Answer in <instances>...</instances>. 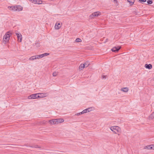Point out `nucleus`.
Returning a JSON list of instances; mask_svg holds the SVG:
<instances>
[{
    "label": "nucleus",
    "mask_w": 154,
    "mask_h": 154,
    "mask_svg": "<svg viewBox=\"0 0 154 154\" xmlns=\"http://www.w3.org/2000/svg\"><path fill=\"white\" fill-rule=\"evenodd\" d=\"M11 35V33L8 31L7 32L4 36L3 41L4 44H6L9 40L10 36Z\"/></svg>",
    "instance_id": "f257e3e1"
},
{
    "label": "nucleus",
    "mask_w": 154,
    "mask_h": 154,
    "mask_svg": "<svg viewBox=\"0 0 154 154\" xmlns=\"http://www.w3.org/2000/svg\"><path fill=\"white\" fill-rule=\"evenodd\" d=\"M8 8L10 10L14 11H20L22 10L23 8L20 6H11L8 7Z\"/></svg>",
    "instance_id": "f03ea898"
},
{
    "label": "nucleus",
    "mask_w": 154,
    "mask_h": 154,
    "mask_svg": "<svg viewBox=\"0 0 154 154\" xmlns=\"http://www.w3.org/2000/svg\"><path fill=\"white\" fill-rule=\"evenodd\" d=\"M110 129L113 133L116 134H117L121 131L120 128L118 126H111L110 127Z\"/></svg>",
    "instance_id": "7ed1b4c3"
},
{
    "label": "nucleus",
    "mask_w": 154,
    "mask_h": 154,
    "mask_svg": "<svg viewBox=\"0 0 154 154\" xmlns=\"http://www.w3.org/2000/svg\"><path fill=\"white\" fill-rule=\"evenodd\" d=\"M38 95H38L37 96V97H38V98H42L45 97L48 95V93L45 92L38 93Z\"/></svg>",
    "instance_id": "20e7f679"
},
{
    "label": "nucleus",
    "mask_w": 154,
    "mask_h": 154,
    "mask_svg": "<svg viewBox=\"0 0 154 154\" xmlns=\"http://www.w3.org/2000/svg\"><path fill=\"white\" fill-rule=\"evenodd\" d=\"M62 25V23L57 22L54 26V28L56 30L59 29Z\"/></svg>",
    "instance_id": "39448f33"
},
{
    "label": "nucleus",
    "mask_w": 154,
    "mask_h": 154,
    "mask_svg": "<svg viewBox=\"0 0 154 154\" xmlns=\"http://www.w3.org/2000/svg\"><path fill=\"white\" fill-rule=\"evenodd\" d=\"M38 96V93L32 94L29 96L28 97V99H35L36 98H38V97H37Z\"/></svg>",
    "instance_id": "423d86ee"
},
{
    "label": "nucleus",
    "mask_w": 154,
    "mask_h": 154,
    "mask_svg": "<svg viewBox=\"0 0 154 154\" xmlns=\"http://www.w3.org/2000/svg\"><path fill=\"white\" fill-rule=\"evenodd\" d=\"M16 34L17 36L18 41L21 42L22 40V35L20 33H16Z\"/></svg>",
    "instance_id": "0eeeda50"
},
{
    "label": "nucleus",
    "mask_w": 154,
    "mask_h": 154,
    "mask_svg": "<svg viewBox=\"0 0 154 154\" xmlns=\"http://www.w3.org/2000/svg\"><path fill=\"white\" fill-rule=\"evenodd\" d=\"M120 48V46L115 47L112 49L111 50L113 52H117Z\"/></svg>",
    "instance_id": "6e6552de"
},
{
    "label": "nucleus",
    "mask_w": 154,
    "mask_h": 154,
    "mask_svg": "<svg viewBox=\"0 0 154 154\" xmlns=\"http://www.w3.org/2000/svg\"><path fill=\"white\" fill-rule=\"evenodd\" d=\"M56 119V125L58 124H59L63 122H64V120L63 119Z\"/></svg>",
    "instance_id": "1a4fd4ad"
},
{
    "label": "nucleus",
    "mask_w": 154,
    "mask_h": 154,
    "mask_svg": "<svg viewBox=\"0 0 154 154\" xmlns=\"http://www.w3.org/2000/svg\"><path fill=\"white\" fill-rule=\"evenodd\" d=\"M56 119H52L49 120V122L51 125H56Z\"/></svg>",
    "instance_id": "9d476101"
},
{
    "label": "nucleus",
    "mask_w": 154,
    "mask_h": 154,
    "mask_svg": "<svg viewBox=\"0 0 154 154\" xmlns=\"http://www.w3.org/2000/svg\"><path fill=\"white\" fill-rule=\"evenodd\" d=\"M129 90V89L128 87H124L121 88V91L125 92H127Z\"/></svg>",
    "instance_id": "9b49d317"
},
{
    "label": "nucleus",
    "mask_w": 154,
    "mask_h": 154,
    "mask_svg": "<svg viewBox=\"0 0 154 154\" xmlns=\"http://www.w3.org/2000/svg\"><path fill=\"white\" fill-rule=\"evenodd\" d=\"M146 148L148 149H154V145H151L148 146H146Z\"/></svg>",
    "instance_id": "f8f14e48"
},
{
    "label": "nucleus",
    "mask_w": 154,
    "mask_h": 154,
    "mask_svg": "<svg viewBox=\"0 0 154 154\" xmlns=\"http://www.w3.org/2000/svg\"><path fill=\"white\" fill-rule=\"evenodd\" d=\"M145 66L146 68L149 69H151L152 67V65L151 64H146L145 65Z\"/></svg>",
    "instance_id": "ddd939ff"
},
{
    "label": "nucleus",
    "mask_w": 154,
    "mask_h": 154,
    "mask_svg": "<svg viewBox=\"0 0 154 154\" xmlns=\"http://www.w3.org/2000/svg\"><path fill=\"white\" fill-rule=\"evenodd\" d=\"M95 17H97L99 16L100 15L101 13L99 11L93 13Z\"/></svg>",
    "instance_id": "4468645a"
},
{
    "label": "nucleus",
    "mask_w": 154,
    "mask_h": 154,
    "mask_svg": "<svg viewBox=\"0 0 154 154\" xmlns=\"http://www.w3.org/2000/svg\"><path fill=\"white\" fill-rule=\"evenodd\" d=\"M135 0H127V2L129 3L130 5H133L135 2Z\"/></svg>",
    "instance_id": "2eb2a0df"
},
{
    "label": "nucleus",
    "mask_w": 154,
    "mask_h": 154,
    "mask_svg": "<svg viewBox=\"0 0 154 154\" xmlns=\"http://www.w3.org/2000/svg\"><path fill=\"white\" fill-rule=\"evenodd\" d=\"M85 67V65L83 64H82L80 65L79 68L80 70H82Z\"/></svg>",
    "instance_id": "dca6fc26"
},
{
    "label": "nucleus",
    "mask_w": 154,
    "mask_h": 154,
    "mask_svg": "<svg viewBox=\"0 0 154 154\" xmlns=\"http://www.w3.org/2000/svg\"><path fill=\"white\" fill-rule=\"evenodd\" d=\"M49 54L48 53H45L42 54H41L42 58L44 57L45 56H48Z\"/></svg>",
    "instance_id": "f3484780"
},
{
    "label": "nucleus",
    "mask_w": 154,
    "mask_h": 154,
    "mask_svg": "<svg viewBox=\"0 0 154 154\" xmlns=\"http://www.w3.org/2000/svg\"><path fill=\"white\" fill-rule=\"evenodd\" d=\"M93 107H89L88 108L86 109V110L87 112H89L93 110Z\"/></svg>",
    "instance_id": "a211bd4d"
},
{
    "label": "nucleus",
    "mask_w": 154,
    "mask_h": 154,
    "mask_svg": "<svg viewBox=\"0 0 154 154\" xmlns=\"http://www.w3.org/2000/svg\"><path fill=\"white\" fill-rule=\"evenodd\" d=\"M35 58V56H32L29 58V60H36Z\"/></svg>",
    "instance_id": "6ab92c4d"
},
{
    "label": "nucleus",
    "mask_w": 154,
    "mask_h": 154,
    "mask_svg": "<svg viewBox=\"0 0 154 154\" xmlns=\"http://www.w3.org/2000/svg\"><path fill=\"white\" fill-rule=\"evenodd\" d=\"M35 58L36 59H39L40 58H42L41 54L40 55H35Z\"/></svg>",
    "instance_id": "aec40b11"
},
{
    "label": "nucleus",
    "mask_w": 154,
    "mask_h": 154,
    "mask_svg": "<svg viewBox=\"0 0 154 154\" xmlns=\"http://www.w3.org/2000/svg\"><path fill=\"white\" fill-rule=\"evenodd\" d=\"M154 118V112L149 116L150 119H152Z\"/></svg>",
    "instance_id": "412c9836"
},
{
    "label": "nucleus",
    "mask_w": 154,
    "mask_h": 154,
    "mask_svg": "<svg viewBox=\"0 0 154 154\" xmlns=\"http://www.w3.org/2000/svg\"><path fill=\"white\" fill-rule=\"evenodd\" d=\"M83 64V65H85V67H88L89 65V63L88 62H86L85 63Z\"/></svg>",
    "instance_id": "4be33fe9"
},
{
    "label": "nucleus",
    "mask_w": 154,
    "mask_h": 154,
    "mask_svg": "<svg viewBox=\"0 0 154 154\" xmlns=\"http://www.w3.org/2000/svg\"><path fill=\"white\" fill-rule=\"evenodd\" d=\"M75 41L77 42H82V40L80 38H77L76 39Z\"/></svg>",
    "instance_id": "5701e85b"
},
{
    "label": "nucleus",
    "mask_w": 154,
    "mask_h": 154,
    "mask_svg": "<svg viewBox=\"0 0 154 154\" xmlns=\"http://www.w3.org/2000/svg\"><path fill=\"white\" fill-rule=\"evenodd\" d=\"M95 17L93 13L90 16V18H94Z\"/></svg>",
    "instance_id": "b1692460"
},
{
    "label": "nucleus",
    "mask_w": 154,
    "mask_h": 154,
    "mask_svg": "<svg viewBox=\"0 0 154 154\" xmlns=\"http://www.w3.org/2000/svg\"><path fill=\"white\" fill-rule=\"evenodd\" d=\"M152 2H152V1L151 0H149L148 1H147V3L148 4H152Z\"/></svg>",
    "instance_id": "393cba45"
},
{
    "label": "nucleus",
    "mask_w": 154,
    "mask_h": 154,
    "mask_svg": "<svg viewBox=\"0 0 154 154\" xmlns=\"http://www.w3.org/2000/svg\"><path fill=\"white\" fill-rule=\"evenodd\" d=\"M87 111L86 110V109H85L84 110H83L82 112H81V114H83L84 113L87 112Z\"/></svg>",
    "instance_id": "a878e982"
},
{
    "label": "nucleus",
    "mask_w": 154,
    "mask_h": 154,
    "mask_svg": "<svg viewBox=\"0 0 154 154\" xmlns=\"http://www.w3.org/2000/svg\"><path fill=\"white\" fill-rule=\"evenodd\" d=\"M57 75V73L56 72H54L53 73V75L54 76H55Z\"/></svg>",
    "instance_id": "bb28decb"
},
{
    "label": "nucleus",
    "mask_w": 154,
    "mask_h": 154,
    "mask_svg": "<svg viewBox=\"0 0 154 154\" xmlns=\"http://www.w3.org/2000/svg\"><path fill=\"white\" fill-rule=\"evenodd\" d=\"M141 2H144L146 1V0H139Z\"/></svg>",
    "instance_id": "cd10ccee"
},
{
    "label": "nucleus",
    "mask_w": 154,
    "mask_h": 154,
    "mask_svg": "<svg viewBox=\"0 0 154 154\" xmlns=\"http://www.w3.org/2000/svg\"><path fill=\"white\" fill-rule=\"evenodd\" d=\"M81 112H79V113H77L76 114H75V115H76V116H79V115H81Z\"/></svg>",
    "instance_id": "c85d7f7f"
},
{
    "label": "nucleus",
    "mask_w": 154,
    "mask_h": 154,
    "mask_svg": "<svg viewBox=\"0 0 154 154\" xmlns=\"http://www.w3.org/2000/svg\"><path fill=\"white\" fill-rule=\"evenodd\" d=\"M113 1L114 2H116V3H118V2L117 0H113Z\"/></svg>",
    "instance_id": "c756f323"
},
{
    "label": "nucleus",
    "mask_w": 154,
    "mask_h": 154,
    "mask_svg": "<svg viewBox=\"0 0 154 154\" xmlns=\"http://www.w3.org/2000/svg\"><path fill=\"white\" fill-rule=\"evenodd\" d=\"M103 79H105L106 77V76H104V75H103Z\"/></svg>",
    "instance_id": "7c9ffc66"
},
{
    "label": "nucleus",
    "mask_w": 154,
    "mask_h": 154,
    "mask_svg": "<svg viewBox=\"0 0 154 154\" xmlns=\"http://www.w3.org/2000/svg\"><path fill=\"white\" fill-rule=\"evenodd\" d=\"M35 147H37V146H36Z\"/></svg>",
    "instance_id": "2f4dec72"
}]
</instances>
